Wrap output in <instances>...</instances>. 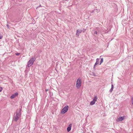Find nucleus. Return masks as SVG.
Returning <instances> with one entry per match:
<instances>
[{
    "label": "nucleus",
    "instance_id": "aec40b11",
    "mask_svg": "<svg viewBox=\"0 0 133 133\" xmlns=\"http://www.w3.org/2000/svg\"><path fill=\"white\" fill-rule=\"evenodd\" d=\"M86 30V29H83V32H84Z\"/></svg>",
    "mask_w": 133,
    "mask_h": 133
},
{
    "label": "nucleus",
    "instance_id": "f257e3e1",
    "mask_svg": "<svg viewBox=\"0 0 133 133\" xmlns=\"http://www.w3.org/2000/svg\"><path fill=\"white\" fill-rule=\"evenodd\" d=\"M21 108L17 109L16 111V115L13 119L14 120L15 122H17L21 116Z\"/></svg>",
    "mask_w": 133,
    "mask_h": 133
},
{
    "label": "nucleus",
    "instance_id": "6ab92c4d",
    "mask_svg": "<svg viewBox=\"0 0 133 133\" xmlns=\"http://www.w3.org/2000/svg\"><path fill=\"white\" fill-rule=\"evenodd\" d=\"M6 26L8 28H9V26L8 24H7Z\"/></svg>",
    "mask_w": 133,
    "mask_h": 133
},
{
    "label": "nucleus",
    "instance_id": "f03ea898",
    "mask_svg": "<svg viewBox=\"0 0 133 133\" xmlns=\"http://www.w3.org/2000/svg\"><path fill=\"white\" fill-rule=\"evenodd\" d=\"M35 59H34L33 57L31 58L28 62L27 64L28 67H30L33 64Z\"/></svg>",
    "mask_w": 133,
    "mask_h": 133
},
{
    "label": "nucleus",
    "instance_id": "a211bd4d",
    "mask_svg": "<svg viewBox=\"0 0 133 133\" xmlns=\"http://www.w3.org/2000/svg\"><path fill=\"white\" fill-rule=\"evenodd\" d=\"M95 34H96L97 35V32L96 31H95Z\"/></svg>",
    "mask_w": 133,
    "mask_h": 133
},
{
    "label": "nucleus",
    "instance_id": "a878e982",
    "mask_svg": "<svg viewBox=\"0 0 133 133\" xmlns=\"http://www.w3.org/2000/svg\"><path fill=\"white\" fill-rule=\"evenodd\" d=\"M1 92V91H0V92Z\"/></svg>",
    "mask_w": 133,
    "mask_h": 133
},
{
    "label": "nucleus",
    "instance_id": "ddd939ff",
    "mask_svg": "<svg viewBox=\"0 0 133 133\" xmlns=\"http://www.w3.org/2000/svg\"><path fill=\"white\" fill-rule=\"evenodd\" d=\"M131 101L132 104L133 106V96L131 99Z\"/></svg>",
    "mask_w": 133,
    "mask_h": 133
},
{
    "label": "nucleus",
    "instance_id": "412c9836",
    "mask_svg": "<svg viewBox=\"0 0 133 133\" xmlns=\"http://www.w3.org/2000/svg\"><path fill=\"white\" fill-rule=\"evenodd\" d=\"M96 65H95H95H94V67H93V69H95V66Z\"/></svg>",
    "mask_w": 133,
    "mask_h": 133
},
{
    "label": "nucleus",
    "instance_id": "5701e85b",
    "mask_svg": "<svg viewBox=\"0 0 133 133\" xmlns=\"http://www.w3.org/2000/svg\"><path fill=\"white\" fill-rule=\"evenodd\" d=\"M93 75H94V76H96V75H95L94 74V73Z\"/></svg>",
    "mask_w": 133,
    "mask_h": 133
},
{
    "label": "nucleus",
    "instance_id": "f8f14e48",
    "mask_svg": "<svg viewBox=\"0 0 133 133\" xmlns=\"http://www.w3.org/2000/svg\"><path fill=\"white\" fill-rule=\"evenodd\" d=\"M103 58H102L101 59L100 62V63L99 64V65H101V64L103 62Z\"/></svg>",
    "mask_w": 133,
    "mask_h": 133
},
{
    "label": "nucleus",
    "instance_id": "f3484780",
    "mask_svg": "<svg viewBox=\"0 0 133 133\" xmlns=\"http://www.w3.org/2000/svg\"><path fill=\"white\" fill-rule=\"evenodd\" d=\"M15 54L16 55L18 56L20 54V53H16Z\"/></svg>",
    "mask_w": 133,
    "mask_h": 133
},
{
    "label": "nucleus",
    "instance_id": "9b49d317",
    "mask_svg": "<svg viewBox=\"0 0 133 133\" xmlns=\"http://www.w3.org/2000/svg\"><path fill=\"white\" fill-rule=\"evenodd\" d=\"M97 96H95V97L93 99V100L96 102L97 101Z\"/></svg>",
    "mask_w": 133,
    "mask_h": 133
},
{
    "label": "nucleus",
    "instance_id": "0eeeda50",
    "mask_svg": "<svg viewBox=\"0 0 133 133\" xmlns=\"http://www.w3.org/2000/svg\"><path fill=\"white\" fill-rule=\"evenodd\" d=\"M72 124H70L67 128V130L68 132H69L71 130Z\"/></svg>",
    "mask_w": 133,
    "mask_h": 133
},
{
    "label": "nucleus",
    "instance_id": "4468645a",
    "mask_svg": "<svg viewBox=\"0 0 133 133\" xmlns=\"http://www.w3.org/2000/svg\"><path fill=\"white\" fill-rule=\"evenodd\" d=\"M113 89L112 88H111V89H110V92L111 93L112 92V91Z\"/></svg>",
    "mask_w": 133,
    "mask_h": 133
},
{
    "label": "nucleus",
    "instance_id": "dca6fc26",
    "mask_svg": "<svg viewBox=\"0 0 133 133\" xmlns=\"http://www.w3.org/2000/svg\"><path fill=\"white\" fill-rule=\"evenodd\" d=\"M2 88L1 87H0V91H2Z\"/></svg>",
    "mask_w": 133,
    "mask_h": 133
},
{
    "label": "nucleus",
    "instance_id": "6e6552de",
    "mask_svg": "<svg viewBox=\"0 0 133 133\" xmlns=\"http://www.w3.org/2000/svg\"><path fill=\"white\" fill-rule=\"evenodd\" d=\"M124 118L123 117L120 116L118 118V121H120L123 120Z\"/></svg>",
    "mask_w": 133,
    "mask_h": 133
},
{
    "label": "nucleus",
    "instance_id": "39448f33",
    "mask_svg": "<svg viewBox=\"0 0 133 133\" xmlns=\"http://www.w3.org/2000/svg\"><path fill=\"white\" fill-rule=\"evenodd\" d=\"M18 95V93L17 92H16L14 94L12 95L11 96L10 98L11 99H13L17 96Z\"/></svg>",
    "mask_w": 133,
    "mask_h": 133
},
{
    "label": "nucleus",
    "instance_id": "20e7f679",
    "mask_svg": "<svg viewBox=\"0 0 133 133\" xmlns=\"http://www.w3.org/2000/svg\"><path fill=\"white\" fill-rule=\"evenodd\" d=\"M69 109V106L68 105H66L63 108V109H62L61 111V112L63 113L64 114L65 112H66Z\"/></svg>",
    "mask_w": 133,
    "mask_h": 133
},
{
    "label": "nucleus",
    "instance_id": "393cba45",
    "mask_svg": "<svg viewBox=\"0 0 133 133\" xmlns=\"http://www.w3.org/2000/svg\"><path fill=\"white\" fill-rule=\"evenodd\" d=\"M47 90H46V91H47Z\"/></svg>",
    "mask_w": 133,
    "mask_h": 133
},
{
    "label": "nucleus",
    "instance_id": "4be33fe9",
    "mask_svg": "<svg viewBox=\"0 0 133 133\" xmlns=\"http://www.w3.org/2000/svg\"><path fill=\"white\" fill-rule=\"evenodd\" d=\"M3 37L2 36H0V39H2V38Z\"/></svg>",
    "mask_w": 133,
    "mask_h": 133
},
{
    "label": "nucleus",
    "instance_id": "7ed1b4c3",
    "mask_svg": "<svg viewBox=\"0 0 133 133\" xmlns=\"http://www.w3.org/2000/svg\"><path fill=\"white\" fill-rule=\"evenodd\" d=\"M81 79L80 78H79L76 82V87L77 88H78L81 87Z\"/></svg>",
    "mask_w": 133,
    "mask_h": 133
},
{
    "label": "nucleus",
    "instance_id": "1a4fd4ad",
    "mask_svg": "<svg viewBox=\"0 0 133 133\" xmlns=\"http://www.w3.org/2000/svg\"><path fill=\"white\" fill-rule=\"evenodd\" d=\"M99 59L97 58L96 59V62L95 63V65H96L98 64L99 61Z\"/></svg>",
    "mask_w": 133,
    "mask_h": 133
},
{
    "label": "nucleus",
    "instance_id": "b1692460",
    "mask_svg": "<svg viewBox=\"0 0 133 133\" xmlns=\"http://www.w3.org/2000/svg\"><path fill=\"white\" fill-rule=\"evenodd\" d=\"M93 12V11H92L91 12Z\"/></svg>",
    "mask_w": 133,
    "mask_h": 133
},
{
    "label": "nucleus",
    "instance_id": "423d86ee",
    "mask_svg": "<svg viewBox=\"0 0 133 133\" xmlns=\"http://www.w3.org/2000/svg\"><path fill=\"white\" fill-rule=\"evenodd\" d=\"M82 31V30H77L76 35L77 36H79L80 33H81Z\"/></svg>",
    "mask_w": 133,
    "mask_h": 133
},
{
    "label": "nucleus",
    "instance_id": "2eb2a0df",
    "mask_svg": "<svg viewBox=\"0 0 133 133\" xmlns=\"http://www.w3.org/2000/svg\"><path fill=\"white\" fill-rule=\"evenodd\" d=\"M111 83H112V84H111V88H112L113 89L114 86H113V84H112V82H111Z\"/></svg>",
    "mask_w": 133,
    "mask_h": 133
},
{
    "label": "nucleus",
    "instance_id": "9d476101",
    "mask_svg": "<svg viewBox=\"0 0 133 133\" xmlns=\"http://www.w3.org/2000/svg\"><path fill=\"white\" fill-rule=\"evenodd\" d=\"M95 101L92 100V101H91L90 103V105H94L95 104Z\"/></svg>",
    "mask_w": 133,
    "mask_h": 133
}]
</instances>
